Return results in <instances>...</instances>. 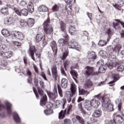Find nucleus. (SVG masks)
Segmentation results:
<instances>
[{
	"label": "nucleus",
	"mask_w": 124,
	"mask_h": 124,
	"mask_svg": "<svg viewBox=\"0 0 124 124\" xmlns=\"http://www.w3.org/2000/svg\"><path fill=\"white\" fill-rule=\"evenodd\" d=\"M40 86L41 89H44V86H45V84L44 83V82L41 81H40Z\"/></svg>",
	"instance_id": "4d7b16f0"
},
{
	"label": "nucleus",
	"mask_w": 124,
	"mask_h": 124,
	"mask_svg": "<svg viewBox=\"0 0 124 124\" xmlns=\"http://www.w3.org/2000/svg\"><path fill=\"white\" fill-rule=\"evenodd\" d=\"M58 97V91H57V89L55 90V92H54V93H50L49 94V97L51 99H53V100H55L56 98Z\"/></svg>",
	"instance_id": "bb28decb"
},
{
	"label": "nucleus",
	"mask_w": 124,
	"mask_h": 124,
	"mask_svg": "<svg viewBox=\"0 0 124 124\" xmlns=\"http://www.w3.org/2000/svg\"><path fill=\"white\" fill-rule=\"evenodd\" d=\"M57 89L58 91V93L61 97H62V87L61 85L58 84L57 85Z\"/></svg>",
	"instance_id": "4c0bfd02"
},
{
	"label": "nucleus",
	"mask_w": 124,
	"mask_h": 124,
	"mask_svg": "<svg viewBox=\"0 0 124 124\" xmlns=\"http://www.w3.org/2000/svg\"><path fill=\"white\" fill-rule=\"evenodd\" d=\"M52 77L54 79L55 81H57V67L54 66L52 69Z\"/></svg>",
	"instance_id": "a211bd4d"
},
{
	"label": "nucleus",
	"mask_w": 124,
	"mask_h": 124,
	"mask_svg": "<svg viewBox=\"0 0 124 124\" xmlns=\"http://www.w3.org/2000/svg\"><path fill=\"white\" fill-rule=\"evenodd\" d=\"M2 34L5 36V37H8V36H10V33L7 30L4 29L1 31Z\"/></svg>",
	"instance_id": "7c9ffc66"
},
{
	"label": "nucleus",
	"mask_w": 124,
	"mask_h": 124,
	"mask_svg": "<svg viewBox=\"0 0 124 124\" xmlns=\"http://www.w3.org/2000/svg\"><path fill=\"white\" fill-rule=\"evenodd\" d=\"M72 105H70L67 110V112H66V108L64 109V110H62L60 112H59V119H64V117H65V114H66V115L67 116L68 115H69L71 112H72Z\"/></svg>",
	"instance_id": "423d86ee"
},
{
	"label": "nucleus",
	"mask_w": 124,
	"mask_h": 124,
	"mask_svg": "<svg viewBox=\"0 0 124 124\" xmlns=\"http://www.w3.org/2000/svg\"><path fill=\"white\" fill-rule=\"evenodd\" d=\"M102 114V111L101 110L96 109L94 111L93 116L94 117V118H99V117L101 116Z\"/></svg>",
	"instance_id": "f3484780"
},
{
	"label": "nucleus",
	"mask_w": 124,
	"mask_h": 124,
	"mask_svg": "<svg viewBox=\"0 0 124 124\" xmlns=\"http://www.w3.org/2000/svg\"><path fill=\"white\" fill-rule=\"evenodd\" d=\"M67 82L68 80L65 78H63L61 80V86L63 89H66L67 88Z\"/></svg>",
	"instance_id": "4be33fe9"
},
{
	"label": "nucleus",
	"mask_w": 124,
	"mask_h": 124,
	"mask_svg": "<svg viewBox=\"0 0 124 124\" xmlns=\"http://www.w3.org/2000/svg\"><path fill=\"white\" fill-rule=\"evenodd\" d=\"M5 104L6 106L7 112L8 115H11L12 111V110L11 109V108H12V105L10 104V103H9L8 101H6Z\"/></svg>",
	"instance_id": "ddd939ff"
},
{
	"label": "nucleus",
	"mask_w": 124,
	"mask_h": 124,
	"mask_svg": "<svg viewBox=\"0 0 124 124\" xmlns=\"http://www.w3.org/2000/svg\"><path fill=\"white\" fill-rule=\"evenodd\" d=\"M86 76H95L98 75L99 73L93 71V67L91 66H87L85 67V73L84 74Z\"/></svg>",
	"instance_id": "0eeeda50"
},
{
	"label": "nucleus",
	"mask_w": 124,
	"mask_h": 124,
	"mask_svg": "<svg viewBox=\"0 0 124 124\" xmlns=\"http://www.w3.org/2000/svg\"><path fill=\"white\" fill-rule=\"evenodd\" d=\"M8 47L6 46L5 45H0V52H3V53H4L5 52L8 51Z\"/></svg>",
	"instance_id": "cd10ccee"
},
{
	"label": "nucleus",
	"mask_w": 124,
	"mask_h": 124,
	"mask_svg": "<svg viewBox=\"0 0 124 124\" xmlns=\"http://www.w3.org/2000/svg\"><path fill=\"white\" fill-rule=\"evenodd\" d=\"M12 36L13 37L17 38V39H19V40H24L25 38V36L22 32L17 31H13L12 32Z\"/></svg>",
	"instance_id": "6e6552de"
},
{
	"label": "nucleus",
	"mask_w": 124,
	"mask_h": 124,
	"mask_svg": "<svg viewBox=\"0 0 124 124\" xmlns=\"http://www.w3.org/2000/svg\"><path fill=\"white\" fill-rule=\"evenodd\" d=\"M44 113L46 116H48V115H51L53 114V109H51L50 108L44 110Z\"/></svg>",
	"instance_id": "f704fd0d"
},
{
	"label": "nucleus",
	"mask_w": 124,
	"mask_h": 124,
	"mask_svg": "<svg viewBox=\"0 0 124 124\" xmlns=\"http://www.w3.org/2000/svg\"><path fill=\"white\" fill-rule=\"evenodd\" d=\"M116 102L117 104H118V111L121 113L122 116H124V114H123L122 112V99L118 98L116 100Z\"/></svg>",
	"instance_id": "dca6fc26"
},
{
	"label": "nucleus",
	"mask_w": 124,
	"mask_h": 124,
	"mask_svg": "<svg viewBox=\"0 0 124 124\" xmlns=\"http://www.w3.org/2000/svg\"><path fill=\"white\" fill-rule=\"evenodd\" d=\"M14 9L15 12L16 14H17V15H19V16H21V12H20L19 10L16 9V8H15Z\"/></svg>",
	"instance_id": "13d9d810"
},
{
	"label": "nucleus",
	"mask_w": 124,
	"mask_h": 124,
	"mask_svg": "<svg viewBox=\"0 0 124 124\" xmlns=\"http://www.w3.org/2000/svg\"><path fill=\"white\" fill-rule=\"evenodd\" d=\"M68 56V51H66L63 53L62 55L63 61H64V60H65V59H66V58H67Z\"/></svg>",
	"instance_id": "a18cd8bd"
},
{
	"label": "nucleus",
	"mask_w": 124,
	"mask_h": 124,
	"mask_svg": "<svg viewBox=\"0 0 124 124\" xmlns=\"http://www.w3.org/2000/svg\"><path fill=\"white\" fill-rule=\"evenodd\" d=\"M121 49H122V46L120 44L115 45L113 47H108L109 54H113V55H118Z\"/></svg>",
	"instance_id": "20e7f679"
},
{
	"label": "nucleus",
	"mask_w": 124,
	"mask_h": 124,
	"mask_svg": "<svg viewBox=\"0 0 124 124\" xmlns=\"http://www.w3.org/2000/svg\"><path fill=\"white\" fill-rule=\"evenodd\" d=\"M111 78L114 79V80L111 81L109 82V84H110V86H114V83L116 82V81L119 80L120 79V76L117 74H112L111 75Z\"/></svg>",
	"instance_id": "f8f14e48"
},
{
	"label": "nucleus",
	"mask_w": 124,
	"mask_h": 124,
	"mask_svg": "<svg viewBox=\"0 0 124 124\" xmlns=\"http://www.w3.org/2000/svg\"><path fill=\"white\" fill-rule=\"evenodd\" d=\"M20 5L21 7H27L28 6L27 1L25 0H21L20 2Z\"/></svg>",
	"instance_id": "a19ab883"
},
{
	"label": "nucleus",
	"mask_w": 124,
	"mask_h": 124,
	"mask_svg": "<svg viewBox=\"0 0 124 124\" xmlns=\"http://www.w3.org/2000/svg\"><path fill=\"white\" fill-rule=\"evenodd\" d=\"M27 75L29 76V77H31V72L30 71V70H28L27 71Z\"/></svg>",
	"instance_id": "774afa93"
},
{
	"label": "nucleus",
	"mask_w": 124,
	"mask_h": 124,
	"mask_svg": "<svg viewBox=\"0 0 124 124\" xmlns=\"http://www.w3.org/2000/svg\"><path fill=\"white\" fill-rule=\"evenodd\" d=\"M4 57L7 59H9L12 56L13 53L11 51H5L4 52Z\"/></svg>",
	"instance_id": "473e14b6"
},
{
	"label": "nucleus",
	"mask_w": 124,
	"mask_h": 124,
	"mask_svg": "<svg viewBox=\"0 0 124 124\" xmlns=\"http://www.w3.org/2000/svg\"><path fill=\"white\" fill-rule=\"evenodd\" d=\"M87 59L89 60H95L96 59V56L95 55V52L91 51L88 54Z\"/></svg>",
	"instance_id": "412c9836"
},
{
	"label": "nucleus",
	"mask_w": 124,
	"mask_h": 124,
	"mask_svg": "<svg viewBox=\"0 0 124 124\" xmlns=\"http://www.w3.org/2000/svg\"><path fill=\"white\" fill-rule=\"evenodd\" d=\"M14 119L16 123H20V122H21L20 117H19V115H18V114L16 113L14 114Z\"/></svg>",
	"instance_id": "c9c22d12"
},
{
	"label": "nucleus",
	"mask_w": 124,
	"mask_h": 124,
	"mask_svg": "<svg viewBox=\"0 0 124 124\" xmlns=\"http://www.w3.org/2000/svg\"><path fill=\"white\" fill-rule=\"evenodd\" d=\"M69 48L71 49H76L77 51H79L80 50V46L78 45V43L77 42H73V41H71L68 44Z\"/></svg>",
	"instance_id": "1a4fd4ad"
},
{
	"label": "nucleus",
	"mask_w": 124,
	"mask_h": 124,
	"mask_svg": "<svg viewBox=\"0 0 124 124\" xmlns=\"http://www.w3.org/2000/svg\"><path fill=\"white\" fill-rule=\"evenodd\" d=\"M69 32L72 35H74V34H76V33H77V30H76L75 26H71L69 30Z\"/></svg>",
	"instance_id": "aec40b11"
},
{
	"label": "nucleus",
	"mask_w": 124,
	"mask_h": 124,
	"mask_svg": "<svg viewBox=\"0 0 124 124\" xmlns=\"http://www.w3.org/2000/svg\"><path fill=\"white\" fill-rule=\"evenodd\" d=\"M80 111L81 112V113L84 116H87V115H88V113H87V111H86L84 108L81 107Z\"/></svg>",
	"instance_id": "c03bdc74"
},
{
	"label": "nucleus",
	"mask_w": 124,
	"mask_h": 124,
	"mask_svg": "<svg viewBox=\"0 0 124 124\" xmlns=\"http://www.w3.org/2000/svg\"><path fill=\"white\" fill-rule=\"evenodd\" d=\"M45 36L42 34H37L35 37V40L36 42H39L41 41L43 39H45Z\"/></svg>",
	"instance_id": "b1692460"
},
{
	"label": "nucleus",
	"mask_w": 124,
	"mask_h": 124,
	"mask_svg": "<svg viewBox=\"0 0 124 124\" xmlns=\"http://www.w3.org/2000/svg\"><path fill=\"white\" fill-rule=\"evenodd\" d=\"M107 44V42L106 40H101L98 43V46H101V47L105 46Z\"/></svg>",
	"instance_id": "58836bf2"
},
{
	"label": "nucleus",
	"mask_w": 124,
	"mask_h": 124,
	"mask_svg": "<svg viewBox=\"0 0 124 124\" xmlns=\"http://www.w3.org/2000/svg\"><path fill=\"white\" fill-rule=\"evenodd\" d=\"M50 46L52 49L54 55H56L58 52V46L57 45L56 41H52V42L50 43Z\"/></svg>",
	"instance_id": "9b49d317"
},
{
	"label": "nucleus",
	"mask_w": 124,
	"mask_h": 124,
	"mask_svg": "<svg viewBox=\"0 0 124 124\" xmlns=\"http://www.w3.org/2000/svg\"><path fill=\"white\" fill-rule=\"evenodd\" d=\"M113 26L115 28V29H116V30L119 29V28H120V24H119L118 23H113Z\"/></svg>",
	"instance_id": "bf43d9fd"
},
{
	"label": "nucleus",
	"mask_w": 124,
	"mask_h": 124,
	"mask_svg": "<svg viewBox=\"0 0 124 124\" xmlns=\"http://www.w3.org/2000/svg\"><path fill=\"white\" fill-rule=\"evenodd\" d=\"M34 52H36V49L35 48V47L31 46L30 49V54L32 60H33L34 62L35 61L34 59Z\"/></svg>",
	"instance_id": "4468645a"
},
{
	"label": "nucleus",
	"mask_w": 124,
	"mask_h": 124,
	"mask_svg": "<svg viewBox=\"0 0 124 124\" xmlns=\"http://www.w3.org/2000/svg\"><path fill=\"white\" fill-rule=\"evenodd\" d=\"M21 15H23V16H28L29 14V11L27 9H22L20 11Z\"/></svg>",
	"instance_id": "72a5a7b5"
},
{
	"label": "nucleus",
	"mask_w": 124,
	"mask_h": 124,
	"mask_svg": "<svg viewBox=\"0 0 124 124\" xmlns=\"http://www.w3.org/2000/svg\"><path fill=\"white\" fill-rule=\"evenodd\" d=\"M0 12L1 14H3V15H5L6 16H7L8 15V8H3L1 9Z\"/></svg>",
	"instance_id": "c756f323"
},
{
	"label": "nucleus",
	"mask_w": 124,
	"mask_h": 124,
	"mask_svg": "<svg viewBox=\"0 0 124 124\" xmlns=\"http://www.w3.org/2000/svg\"><path fill=\"white\" fill-rule=\"evenodd\" d=\"M43 44L42 45L43 46H46V45H47V41H46V39H45H45H43Z\"/></svg>",
	"instance_id": "0e129e2a"
},
{
	"label": "nucleus",
	"mask_w": 124,
	"mask_h": 124,
	"mask_svg": "<svg viewBox=\"0 0 124 124\" xmlns=\"http://www.w3.org/2000/svg\"><path fill=\"white\" fill-rule=\"evenodd\" d=\"M58 43L60 47H62V48H65V43H64V39L61 38L59 40Z\"/></svg>",
	"instance_id": "c85d7f7f"
},
{
	"label": "nucleus",
	"mask_w": 124,
	"mask_h": 124,
	"mask_svg": "<svg viewBox=\"0 0 124 124\" xmlns=\"http://www.w3.org/2000/svg\"><path fill=\"white\" fill-rule=\"evenodd\" d=\"M115 124H122L123 122H124V119H123V117H122L120 115H116L115 118Z\"/></svg>",
	"instance_id": "2eb2a0df"
},
{
	"label": "nucleus",
	"mask_w": 124,
	"mask_h": 124,
	"mask_svg": "<svg viewBox=\"0 0 124 124\" xmlns=\"http://www.w3.org/2000/svg\"><path fill=\"white\" fill-rule=\"evenodd\" d=\"M59 6L58 5H55L52 8L53 11H58L59 10Z\"/></svg>",
	"instance_id": "8fccbe9b"
},
{
	"label": "nucleus",
	"mask_w": 124,
	"mask_h": 124,
	"mask_svg": "<svg viewBox=\"0 0 124 124\" xmlns=\"http://www.w3.org/2000/svg\"><path fill=\"white\" fill-rule=\"evenodd\" d=\"M100 103L98 102V100L95 99H92L90 101V104H88L86 103L85 104V108L88 111H92L93 108L92 106L94 108H97L98 105H99Z\"/></svg>",
	"instance_id": "7ed1b4c3"
},
{
	"label": "nucleus",
	"mask_w": 124,
	"mask_h": 124,
	"mask_svg": "<svg viewBox=\"0 0 124 124\" xmlns=\"http://www.w3.org/2000/svg\"><path fill=\"white\" fill-rule=\"evenodd\" d=\"M64 124H71V121L68 119H65L64 120Z\"/></svg>",
	"instance_id": "603ef678"
},
{
	"label": "nucleus",
	"mask_w": 124,
	"mask_h": 124,
	"mask_svg": "<svg viewBox=\"0 0 124 124\" xmlns=\"http://www.w3.org/2000/svg\"><path fill=\"white\" fill-rule=\"evenodd\" d=\"M114 20L116 21L117 23H119L120 24H121L122 26H123V28H124V22L121 21L120 19H115Z\"/></svg>",
	"instance_id": "052dcab7"
},
{
	"label": "nucleus",
	"mask_w": 124,
	"mask_h": 124,
	"mask_svg": "<svg viewBox=\"0 0 124 124\" xmlns=\"http://www.w3.org/2000/svg\"><path fill=\"white\" fill-rule=\"evenodd\" d=\"M28 11L30 13H32L34 11V8H33V3L31 2H29L28 3V6H27Z\"/></svg>",
	"instance_id": "6ab92c4d"
},
{
	"label": "nucleus",
	"mask_w": 124,
	"mask_h": 124,
	"mask_svg": "<svg viewBox=\"0 0 124 124\" xmlns=\"http://www.w3.org/2000/svg\"><path fill=\"white\" fill-rule=\"evenodd\" d=\"M114 65H115V63L114 62H108L107 63V66L109 69H113V67H114Z\"/></svg>",
	"instance_id": "37998d69"
},
{
	"label": "nucleus",
	"mask_w": 124,
	"mask_h": 124,
	"mask_svg": "<svg viewBox=\"0 0 124 124\" xmlns=\"http://www.w3.org/2000/svg\"><path fill=\"white\" fill-rule=\"evenodd\" d=\"M105 69H106V68H104V67L103 66H101V67H100L99 68V72H100V73H102V71H103V70H105Z\"/></svg>",
	"instance_id": "5fc2aeb1"
},
{
	"label": "nucleus",
	"mask_w": 124,
	"mask_h": 124,
	"mask_svg": "<svg viewBox=\"0 0 124 124\" xmlns=\"http://www.w3.org/2000/svg\"><path fill=\"white\" fill-rule=\"evenodd\" d=\"M70 73L71 75L73 76V77H74V80H76V79H77L78 77V74L77 73V72L74 70H72L70 71Z\"/></svg>",
	"instance_id": "e433bc0d"
},
{
	"label": "nucleus",
	"mask_w": 124,
	"mask_h": 124,
	"mask_svg": "<svg viewBox=\"0 0 124 124\" xmlns=\"http://www.w3.org/2000/svg\"><path fill=\"white\" fill-rule=\"evenodd\" d=\"M76 119L77 120H78V122H79V123L80 124H85V122L84 121V119H83V118L81 117L80 116H76Z\"/></svg>",
	"instance_id": "ea45409f"
},
{
	"label": "nucleus",
	"mask_w": 124,
	"mask_h": 124,
	"mask_svg": "<svg viewBox=\"0 0 124 124\" xmlns=\"http://www.w3.org/2000/svg\"><path fill=\"white\" fill-rule=\"evenodd\" d=\"M79 93L80 94L84 95L85 94V93H87V91L85 90V89H81L80 90V88H79Z\"/></svg>",
	"instance_id": "09e8293b"
},
{
	"label": "nucleus",
	"mask_w": 124,
	"mask_h": 124,
	"mask_svg": "<svg viewBox=\"0 0 124 124\" xmlns=\"http://www.w3.org/2000/svg\"><path fill=\"white\" fill-rule=\"evenodd\" d=\"M84 100V99L82 98V97L79 96L78 97V103L81 102V101H83Z\"/></svg>",
	"instance_id": "69168bd1"
},
{
	"label": "nucleus",
	"mask_w": 124,
	"mask_h": 124,
	"mask_svg": "<svg viewBox=\"0 0 124 124\" xmlns=\"http://www.w3.org/2000/svg\"><path fill=\"white\" fill-rule=\"evenodd\" d=\"M38 10H39L40 12H47L48 9L46 6L41 5L38 8Z\"/></svg>",
	"instance_id": "393cba45"
},
{
	"label": "nucleus",
	"mask_w": 124,
	"mask_h": 124,
	"mask_svg": "<svg viewBox=\"0 0 124 124\" xmlns=\"http://www.w3.org/2000/svg\"><path fill=\"white\" fill-rule=\"evenodd\" d=\"M111 30L108 29L107 30L106 33L107 35H108V36H110V35H111Z\"/></svg>",
	"instance_id": "338daca9"
},
{
	"label": "nucleus",
	"mask_w": 124,
	"mask_h": 124,
	"mask_svg": "<svg viewBox=\"0 0 124 124\" xmlns=\"http://www.w3.org/2000/svg\"><path fill=\"white\" fill-rule=\"evenodd\" d=\"M102 106L104 110H108V111H114L113 108V105L109 103V95H105L102 97Z\"/></svg>",
	"instance_id": "f257e3e1"
},
{
	"label": "nucleus",
	"mask_w": 124,
	"mask_h": 124,
	"mask_svg": "<svg viewBox=\"0 0 124 124\" xmlns=\"http://www.w3.org/2000/svg\"><path fill=\"white\" fill-rule=\"evenodd\" d=\"M118 5L119 7H122L124 6V1L123 0H119L118 2Z\"/></svg>",
	"instance_id": "3c124183"
},
{
	"label": "nucleus",
	"mask_w": 124,
	"mask_h": 124,
	"mask_svg": "<svg viewBox=\"0 0 124 124\" xmlns=\"http://www.w3.org/2000/svg\"><path fill=\"white\" fill-rule=\"evenodd\" d=\"M4 24L10 26L11 24H13V20L11 17H7L4 19Z\"/></svg>",
	"instance_id": "a878e982"
},
{
	"label": "nucleus",
	"mask_w": 124,
	"mask_h": 124,
	"mask_svg": "<svg viewBox=\"0 0 124 124\" xmlns=\"http://www.w3.org/2000/svg\"><path fill=\"white\" fill-rule=\"evenodd\" d=\"M61 74L62 75V76H65L66 77V73L65 72V71H64V68L62 67L61 68Z\"/></svg>",
	"instance_id": "49530a36"
},
{
	"label": "nucleus",
	"mask_w": 124,
	"mask_h": 124,
	"mask_svg": "<svg viewBox=\"0 0 124 124\" xmlns=\"http://www.w3.org/2000/svg\"><path fill=\"white\" fill-rule=\"evenodd\" d=\"M43 90H44V89L41 88L40 87H38L37 88V91L39 95L43 96L40 101V105L41 106L45 105L46 104V102H47V95L46 94H44V91H43Z\"/></svg>",
	"instance_id": "39448f33"
},
{
	"label": "nucleus",
	"mask_w": 124,
	"mask_h": 124,
	"mask_svg": "<svg viewBox=\"0 0 124 124\" xmlns=\"http://www.w3.org/2000/svg\"><path fill=\"white\" fill-rule=\"evenodd\" d=\"M69 63H70V62H69V61L68 60H66L64 63V68L66 71H67V69L66 68L67 66H69Z\"/></svg>",
	"instance_id": "79ce46f5"
},
{
	"label": "nucleus",
	"mask_w": 124,
	"mask_h": 124,
	"mask_svg": "<svg viewBox=\"0 0 124 124\" xmlns=\"http://www.w3.org/2000/svg\"><path fill=\"white\" fill-rule=\"evenodd\" d=\"M93 82L91 81V80L88 79L85 82L84 87L86 89H89V88L93 87Z\"/></svg>",
	"instance_id": "5701e85b"
},
{
	"label": "nucleus",
	"mask_w": 124,
	"mask_h": 124,
	"mask_svg": "<svg viewBox=\"0 0 124 124\" xmlns=\"http://www.w3.org/2000/svg\"><path fill=\"white\" fill-rule=\"evenodd\" d=\"M98 65H99V66H102V65H103V62L102 61V60H100L99 61L97 62Z\"/></svg>",
	"instance_id": "e2e57ef3"
},
{
	"label": "nucleus",
	"mask_w": 124,
	"mask_h": 124,
	"mask_svg": "<svg viewBox=\"0 0 124 124\" xmlns=\"http://www.w3.org/2000/svg\"><path fill=\"white\" fill-rule=\"evenodd\" d=\"M124 66L120 65L117 67V71H124Z\"/></svg>",
	"instance_id": "864d4df0"
},
{
	"label": "nucleus",
	"mask_w": 124,
	"mask_h": 124,
	"mask_svg": "<svg viewBox=\"0 0 124 124\" xmlns=\"http://www.w3.org/2000/svg\"><path fill=\"white\" fill-rule=\"evenodd\" d=\"M70 89H71V93H72L70 94V96H71V97H72V96H73V95H74L76 93V92L77 91V86H76L75 83H74V82H72L71 84Z\"/></svg>",
	"instance_id": "9d476101"
},
{
	"label": "nucleus",
	"mask_w": 124,
	"mask_h": 124,
	"mask_svg": "<svg viewBox=\"0 0 124 124\" xmlns=\"http://www.w3.org/2000/svg\"><path fill=\"white\" fill-rule=\"evenodd\" d=\"M61 31H65V29H66V25H65V24L64 23H62L61 24Z\"/></svg>",
	"instance_id": "de8ad7c7"
},
{
	"label": "nucleus",
	"mask_w": 124,
	"mask_h": 124,
	"mask_svg": "<svg viewBox=\"0 0 124 124\" xmlns=\"http://www.w3.org/2000/svg\"><path fill=\"white\" fill-rule=\"evenodd\" d=\"M67 101L66 99H63V101L62 102V108L64 109V106L65 104H66Z\"/></svg>",
	"instance_id": "680f3d73"
},
{
	"label": "nucleus",
	"mask_w": 124,
	"mask_h": 124,
	"mask_svg": "<svg viewBox=\"0 0 124 124\" xmlns=\"http://www.w3.org/2000/svg\"><path fill=\"white\" fill-rule=\"evenodd\" d=\"M63 37L64 38H65L66 40H68V35H67V33L66 32H64V33L62 34Z\"/></svg>",
	"instance_id": "6e6d98bb"
},
{
	"label": "nucleus",
	"mask_w": 124,
	"mask_h": 124,
	"mask_svg": "<svg viewBox=\"0 0 124 124\" xmlns=\"http://www.w3.org/2000/svg\"><path fill=\"white\" fill-rule=\"evenodd\" d=\"M44 31L47 35H51L53 33V27L50 24V18H48L44 23Z\"/></svg>",
	"instance_id": "f03ea898"
},
{
	"label": "nucleus",
	"mask_w": 124,
	"mask_h": 124,
	"mask_svg": "<svg viewBox=\"0 0 124 124\" xmlns=\"http://www.w3.org/2000/svg\"><path fill=\"white\" fill-rule=\"evenodd\" d=\"M27 25L29 27H32L34 25V19L33 18H29L27 21Z\"/></svg>",
	"instance_id": "2f4dec72"
}]
</instances>
